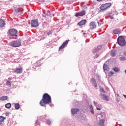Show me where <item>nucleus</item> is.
<instances>
[{
	"mask_svg": "<svg viewBox=\"0 0 126 126\" xmlns=\"http://www.w3.org/2000/svg\"><path fill=\"white\" fill-rule=\"evenodd\" d=\"M125 72L126 74V70H125Z\"/></svg>",
	"mask_w": 126,
	"mask_h": 126,
	"instance_id": "38",
	"label": "nucleus"
},
{
	"mask_svg": "<svg viewBox=\"0 0 126 126\" xmlns=\"http://www.w3.org/2000/svg\"><path fill=\"white\" fill-rule=\"evenodd\" d=\"M120 61H125L126 60V57H121L120 58Z\"/></svg>",
	"mask_w": 126,
	"mask_h": 126,
	"instance_id": "27",
	"label": "nucleus"
},
{
	"mask_svg": "<svg viewBox=\"0 0 126 126\" xmlns=\"http://www.w3.org/2000/svg\"><path fill=\"white\" fill-rule=\"evenodd\" d=\"M5 25V23L4 22V21H3L2 19H0V27H3Z\"/></svg>",
	"mask_w": 126,
	"mask_h": 126,
	"instance_id": "13",
	"label": "nucleus"
},
{
	"mask_svg": "<svg viewBox=\"0 0 126 126\" xmlns=\"http://www.w3.org/2000/svg\"><path fill=\"white\" fill-rule=\"evenodd\" d=\"M52 103V98L48 93H44L42 96V99L39 102V105L41 107H45V105H49Z\"/></svg>",
	"mask_w": 126,
	"mask_h": 126,
	"instance_id": "1",
	"label": "nucleus"
},
{
	"mask_svg": "<svg viewBox=\"0 0 126 126\" xmlns=\"http://www.w3.org/2000/svg\"><path fill=\"white\" fill-rule=\"evenodd\" d=\"M114 34L117 35L118 34H121V32L118 30H114L113 31Z\"/></svg>",
	"mask_w": 126,
	"mask_h": 126,
	"instance_id": "17",
	"label": "nucleus"
},
{
	"mask_svg": "<svg viewBox=\"0 0 126 126\" xmlns=\"http://www.w3.org/2000/svg\"><path fill=\"white\" fill-rule=\"evenodd\" d=\"M86 23V20H83L78 23V25L79 26H82V25H85Z\"/></svg>",
	"mask_w": 126,
	"mask_h": 126,
	"instance_id": "11",
	"label": "nucleus"
},
{
	"mask_svg": "<svg viewBox=\"0 0 126 126\" xmlns=\"http://www.w3.org/2000/svg\"><path fill=\"white\" fill-rule=\"evenodd\" d=\"M124 56H126V52L124 53Z\"/></svg>",
	"mask_w": 126,
	"mask_h": 126,
	"instance_id": "37",
	"label": "nucleus"
},
{
	"mask_svg": "<svg viewBox=\"0 0 126 126\" xmlns=\"http://www.w3.org/2000/svg\"><path fill=\"white\" fill-rule=\"evenodd\" d=\"M68 44V40H66L65 42H64L62 45L59 48V50H62V49H63L66 45Z\"/></svg>",
	"mask_w": 126,
	"mask_h": 126,
	"instance_id": "10",
	"label": "nucleus"
},
{
	"mask_svg": "<svg viewBox=\"0 0 126 126\" xmlns=\"http://www.w3.org/2000/svg\"><path fill=\"white\" fill-rule=\"evenodd\" d=\"M21 45V42L19 41H13L11 43V45L12 47H20Z\"/></svg>",
	"mask_w": 126,
	"mask_h": 126,
	"instance_id": "6",
	"label": "nucleus"
},
{
	"mask_svg": "<svg viewBox=\"0 0 126 126\" xmlns=\"http://www.w3.org/2000/svg\"><path fill=\"white\" fill-rule=\"evenodd\" d=\"M84 15H85V11H82L76 13L75 16H76V17H78V16H83Z\"/></svg>",
	"mask_w": 126,
	"mask_h": 126,
	"instance_id": "8",
	"label": "nucleus"
},
{
	"mask_svg": "<svg viewBox=\"0 0 126 126\" xmlns=\"http://www.w3.org/2000/svg\"><path fill=\"white\" fill-rule=\"evenodd\" d=\"M52 34V31H49V32H47V35L49 36V35H51Z\"/></svg>",
	"mask_w": 126,
	"mask_h": 126,
	"instance_id": "30",
	"label": "nucleus"
},
{
	"mask_svg": "<svg viewBox=\"0 0 126 126\" xmlns=\"http://www.w3.org/2000/svg\"><path fill=\"white\" fill-rule=\"evenodd\" d=\"M111 5H112V4H111V3H107L102 4L100 6V9H101L102 10H106V9H108V8H110Z\"/></svg>",
	"mask_w": 126,
	"mask_h": 126,
	"instance_id": "3",
	"label": "nucleus"
},
{
	"mask_svg": "<svg viewBox=\"0 0 126 126\" xmlns=\"http://www.w3.org/2000/svg\"><path fill=\"white\" fill-rule=\"evenodd\" d=\"M7 99H8L7 96H3L0 98V100L1 101H6Z\"/></svg>",
	"mask_w": 126,
	"mask_h": 126,
	"instance_id": "16",
	"label": "nucleus"
},
{
	"mask_svg": "<svg viewBox=\"0 0 126 126\" xmlns=\"http://www.w3.org/2000/svg\"><path fill=\"white\" fill-rule=\"evenodd\" d=\"M108 69H109V66H108V65L104 64L103 65V69H104V70H105V71L108 70Z\"/></svg>",
	"mask_w": 126,
	"mask_h": 126,
	"instance_id": "18",
	"label": "nucleus"
},
{
	"mask_svg": "<svg viewBox=\"0 0 126 126\" xmlns=\"http://www.w3.org/2000/svg\"><path fill=\"white\" fill-rule=\"evenodd\" d=\"M5 107L7 109H9L11 107V104L10 103H7L6 105H5Z\"/></svg>",
	"mask_w": 126,
	"mask_h": 126,
	"instance_id": "20",
	"label": "nucleus"
},
{
	"mask_svg": "<svg viewBox=\"0 0 126 126\" xmlns=\"http://www.w3.org/2000/svg\"><path fill=\"white\" fill-rule=\"evenodd\" d=\"M91 113H92V114H94V112H93V109H92L91 110Z\"/></svg>",
	"mask_w": 126,
	"mask_h": 126,
	"instance_id": "32",
	"label": "nucleus"
},
{
	"mask_svg": "<svg viewBox=\"0 0 126 126\" xmlns=\"http://www.w3.org/2000/svg\"><path fill=\"white\" fill-rule=\"evenodd\" d=\"M79 111V109L74 108L71 110L72 114H73V115H75V114H77V112H78Z\"/></svg>",
	"mask_w": 126,
	"mask_h": 126,
	"instance_id": "12",
	"label": "nucleus"
},
{
	"mask_svg": "<svg viewBox=\"0 0 126 126\" xmlns=\"http://www.w3.org/2000/svg\"><path fill=\"white\" fill-rule=\"evenodd\" d=\"M15 108L16 110H18L19 108H20V105L18 103H15Z\"/></svg>",
	"mask_w": 126,
	"mask_h": 126,
	"instance_id": "19",
	"label": "nucleus"
},
{
	"mask_svg": "<svg viewBox=\"0 0 126 126\" xmlns=\"http://www.w3.org/2000/svg\"><path fill=\"white\" fill-rule=\"evenodd\" d=\"M3 121H4V118H3V117L2 116H0V125H1V123Z\"/></svg>",
	"mask_w": 126,
	"mask_h": 126,
	"instance_id": "21",
	"label": "nucleus"
},
{
	"mask_svg": "<svg viewBox=\"0 0 126 126\" xmlns=\"http://www.w3.org/2000/svg\"><path fill=\"white\" fill-rule=\"evenodd\" d=\"M104 123H105V120L104 119H101L99 122V126H104Z\"/></svg>",
	"mask_w": 126,
	"mask_h": 126,
	"instance_id": "15",
	"label": "nucleus"
},
{
	"mask_svg": "<svg viewBox=\"0 0 126 126\" xmlns=\"http://www.w3.org/2000/svg\"><path fill=\"white\" fill-rule=\"evenodd\" d=\"M89 26L91 29H94L96 27V23L95 22H91Z\"/></svg>",
	"mask_w": 126,
	"mask_h": 126,
	"instance_id": "7",
	"label": "nucleus"
},
{
	"mask_svg": "<svg viewBox=\"0 0 126 126\" xmlns=\"http://www.w3.org/2000/svg\"><path fill=\"white\" fill-rule=\"evenodd\" d=\"M100 91L103 93H105L106 92L103 88H100Z\"/></svg>",
	"mask_w": 126,
	"mask_h": 126,
	"instance_id": "29",
	"label": "nucleus"
},
{
	"mask_svg": "<svg viewBox=\"0 0 126 126\" xmlns=\"http://www.w3.org/2000/svg\"><path fill=\"white\" fill-rule=\"evenodd\" d=\"M15 11H16V12H19V11H18L17 9H16V10H15Z\"/></svg>",
	"mask_w": 126,
	"mask_h": 126,
	"instance_id": "35",
	"label": "nucleus"
},
{
	"mask_svg": "<svg viewBox=\"0 0 126 126\" xmlns=\"http://www.w3.org/2000/svg\"><path fill=\"white\" fill-rule=\"evenodd\" d=\"M111 55L112 57H115V56H116V52L114 50L111 51Z\"/></svg>",
	"mask_w": 126,
	"mask_h": 126,
	"instance_id": "22",
	"label": "nucleus"
},
{
	"mask_svg": "<svg viewBox=\"0 0 126 126\" xmlns=\"http://www.w3.org/2000/svg\"><path fill=\"white\" fill-rule=\"evenodd\" d=\"M6 85L8 86H9V87H11V83L10 82V81H7Z\"/></svg>",
	"mask_w": 126,
	"mask_h": 126,
	"instance_id": "24",
	"label": "nucleus"
},
{
	"mask_svg": "<svg viewBox=\"0 0 126 126\" xmlns=\"http://www.w3.org/2000/svg\"><path fill=\"white\" fill-rule=\"evenodd\" d=\"M93 84L95 87H97V83H96V82L94 83H93Z\"/></svg>",
	"mask_w": 126,
	"mask_h": 126,
	"instance_id": "31",
	"label": "nucleus"
},
{
	"mask_svg": "<svg viewBox=\"0 0 126 126\" xmlns=\"http://www.w3.org/2000/svg\"><path fill=\"white\" fill-rule=\"evenodd\" d=\"M22 70H23L22 68H16L14 69V72L17 74H19L20 73H22Z\"/></svg>",
	"mask_w": 126,
	"mask_h": 126,
	"instance_id": "9",
	"label": "nucleus"
},
{
	"mask_svg": "<svg viewBox=\"0 0 126 126\" xmlns=\"http://www.w3.org/2000/svg\"><path fill=\"white\" fill-rule=\"evenodd\" d=\"M96 110L100 111L101 110V108L97 107Z\"/></svg>",
	"mask_w": 126,
	"mask_h": 126,
	"instance_id": "33",
	"label": "nucleus"
},
{
	"mask_svg": "<svg viewBox=\"0 0 126 126\" xmlns=\"http://www.w3.org/2000/svg\"><path fill=\"white\" fill-rule=\"evenodd\" d=\"M94 104H97V102H95V101H94Z\"/></svg>",
	"mask_w": 126,
	"mask_h": 126,
	"instance_id": "36",
	"label": "nucleus"
},
{
	"mask_svg": "<svg viewBox=\"0 0 126 126\" xmlns=\"http://www.w3.org/2000/svg\"><path fill=\"white\" fill-rule=\"evenodd\" d=\"M114 74V72H110L109 73H108V76H113V75Z\"/></svg>",
	"mask_w": 126,
	"mask_h": 126,
	"instance_id": "25",
	"label": "nucleus"
},
{
	"mask_svg": "<svg viewBox=\"0 0 126 126\" xmlns=\"http://www.w3.org/2000/svg\"><path fill=\"white\" fill-rule=\"evenodd\" d=\"M46 123L47 124V125H51V121H50V120H47L46 121Z\"/></svg>",
	"mask_w": 126,
	"mask_h": 126,
	"instance_id": "28",
	"label": "nucleus"
},
{
	"mask_svg": "<svg viewBox=\"0 0 126 126\" xmlns=\"http://www.w3.org/2000/svg\"><path fill=\"white\" fill-rule=\"evenodd\" d=\"M113 70L115 72H119L120 71V69L117 67H115L113 68Z\"/></svg>",
	"mask_w": 126,
	"mask_h": 126,
	"instance_id": "23",
	"label": "nucleus"
},
{
	"mask_svg": "<svg viewBox=\"0 0 126 126\" xmlns=\"http://www.w3.org/2000/svg\"><path fill=\"white\" fill-rule=\"evenodd\" d=\"M117 43L120 46H125L126 45L125 38L123 36H119L117 39Z\"/></svg>",
	"mask_w": 126,
	"mask_h": 126,
	"instance_id": "2",
	"label": "nucleus"
},
{
	"mask_svg": "<svg viewBox=\"0 0 126 126\" xmlns=\"http://www.w3.org/2000/svg\"><path fill=\"white\" fill-rule=\"evenodd\" d=\"M123 96L124 97V98H125V99H126V96L125 95V94H123Z\"/></svg>",
	"mask_w": 126,
	"mask_h": 126,
	"instance_id": "34",
	"label": "nucleus"
},
{
	"mask_svg": "<svg viewBox=\"0 0 126 126\" xmlns=\"http://www.w3.org/2000/svg\"><path fill=\"white\" fill-rule=\"evenodd\" d=\"M31 25L32 27H38V26H39V23L38 22V20H32L31 22Z\"/></svg>",
	"mask_w": 126,
	"mask_h": 126,
	"instance_id": "5",
	"label": "nucleus"
},
{
	"mask_svg": "<svg viewBox=\"0 0 126 126\" xmlns=\"http://www.w3.org/2000/svg\"><path fill=\"white\" fill-rule=\"evenodd\" d=\"M91 81L92 82H93V83H94L96 82V80L94 78H92L91 79Z\"/></svg>",
	"mask_w": 126,
	"mask_h": 126,
	"instance_id": "26",
	"label": "nucleus"
},
{
	"mask_svg": "<svg viewBox=\"0 0 126 126\" xmlns=\"http://www.w3.org/2000/svg\"><path fill=\"white\" fill-rule=\"evenodd\" d=\"M9 33L12 37H17V35H16V34H17V30L15 29H11L9 30Z\"/></svg>",
	"mask_w": 126,
	"mask_h": 126,
	"instance_id": "4",
	"label": "nucleus"
},
{
	"mask_svg": "<svg viewBox=\"0 0 126 126\" xmlns=\"http://www.w3.org/2000/svg\"><path fill=\"white\" fill-rule=\"evenodd\" d=\"M103 99H104V100H105V101H109V97L106 96V95H105L104 94H102L101 95Z\"/></svg>",
	"mask_w": 126,
	"mask_h": 126,
	"instance_id": "14",
	"label": "nucleus"
}]
</instances>
